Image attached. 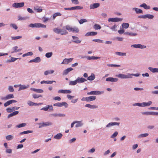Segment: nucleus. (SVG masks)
<instances>
[{
	"label": "nucleus",
	"instance_id": "2eb2a0df",
	"mask_svg": "<svg viewBox=\"0 0 158 158\" xmlns=\"http://www.w3.org/2000/svg\"><path fill=\"white\" fill-rule=\"evenodd\" d=\"M48 109L51 110H53V108L52 106L48 105L47 106L44 107L41 109V110H44V111H47L48 110Z\"/></svg>",
	"mask_w": 158,
	"mask_h": 158
},
{
	"label": "nucleus",
	"instance_id": "ea45409f",
	"mask_svg": "<svg viewBox=\"0 0 158 158\" xmlns=\"http://www.w3.org/2000/svg\"><path fill=\"white\" fill-rule=\"evenodd\" d=\"M83 7L82 6H76L74 7H72V10H81L83 9Z\"/></svg>",
	"mask_w": 158,
	"mask_h": 158
},
{
	"label": "nucleus",
	"instance_id": "de8ad7c7",
	"mask_svg": "<svg viewBox=\"0 0 158 158\" xmlns=\"http://www.w3.org/2000/svg\"><path fill=\"white\" fill-rule=\"evenodd\" d=\"M14 108H15L14 107H13L12 109L10 108H8L6 109V110L7 112L10 113L15 110V109Z\"/></svg>",
	"mask_w": 158,
	"mask_h": 158
},
{
	"label": "nucleus",
	"instance_id": "c85d7f7f",
	"mask_svg": "<svg viewBox=\"0 0 158 158\" xmlns=\"http://www.w3.org/2000/svg\"><path fill=\"white\" fill-rule=\"evenodd\" d=\"M97 34V32L92 31L87 33L86 35L87 36H94L96 35Z\"/></svg>",
	"mask_w": 158,
	"mask_h": 158
},
{
	"label": "nucleus",
	"instance_id": "338daca9",
	"mask_svg": "<svg viewBox=\"0 0 158 158\" xmlns=\"http://www.w3.org/2000/svg\"><path fill=\"white\" fill-rule=\"evenodd\" d=\"M8 89L10 92H13L14 91L13 87L12 86H9L8 88Z\"/></svg>",
	"mask_w": 158,
	"mask_h": 158
},
{
	"label": "nucleus",
	"instance_id": "4be33fe9",
	"mask_svg": "<svg viewBox=\"0 0 158 158\" xmlns=\"http://www.w3.org/2000/svg\"><path fill=\"white\" fill-rule=\"evenodd\" d=\"M53 82H55L56 81H43L41 82L40 83L41 84H43L44 83L51 84H52Z\"/></svg>",
	"mask_w": 158,
	"mask_h": 158
},
{
	"label": "nucleus",
	"instance_id": "7ed1b4c3",
	"mask_svg": "<svg viewBox=\"0 0 158 158\" xmlns=\"http://www.w3.org/2000/svg\"><path fill=\"white\" fill-rule=\"evenodd\" d=\"M96 99L95 96H90L87 97H83L81 99L82 101H86L87 102L91 101L94 100Z\"/></svg>",
	"mask_w": 158,
	"mask_h": 158
},
{
	"label": "nucleus",
	"instance_id": "f257e3e1",
	"mask_svg": "<svg viewBox=\"0 0 158 158\" xmlns=\"http://www.w3.org/2000/svg\"><path fill=\"white\" fill-rule=\"evenodd\" d=\"M53 31L56 33L58 34H60L61 35H65L68 34V31L65 29L56 28H54Z\"/></svg>",
	"mask_w": 158,
	"mask_h": 158
},
{
	"label": "nucleus",
	"instance_id": "aec40b11",
	"mask_svg": "<svg viewBox=\"0 0 158 158\" xmlns=\"http://www.w3.org/2000/svg\"><path fill=\"white\" fill-rule=\"evenodd\" d=\"M18 47L17 46L14 47L12 48V50H13V51L11 52V53L19 52L20 51L22 50L21 49H18Z\"/></svg>",
	"mask_w": 158,
	"mask_h": 158
},
{
	"label": "nucleus",
	"instance_id": "473e14b6",
	"mask_svg": "<svg viewBox=\"0 0 158 158\" xmlns=\"http://www.w3.org/2000/svg\"><path fill=\"white\" fill-rule=\"evenodd\" d=\"M140 6L143 7L145 9H149L150 8V6H147L145 3H143Z\"/></svg>",
	"mask_w": 158,
	"mask_h": 158
},
{
	"label": "nucleus",
	"instance_id": "f8f14e48",
	"mask_svg": "<svg viewBox=\"0 0 158 158\" xmlns=\"http://www.w3.org/2000/svg\"><path fill=\"white\" fill-rule=\"evenodd\" d=\"M100 94V92L98 91H91L89 92H88L87 93L88 95H98Z\"/></svg>",
	"mask_w": 158,
	"mask_h": 158
},
{
	"label": "nucleus",
	"instance_id": "79ce46f5",
	"mask_svg": "<svg viewBox=\"0 0 158 158\" xmlns=\"http://www.w3.org/2000/svg\"><path fill=\"white\" fill-rule=\"evenodd\" d=\"M64 28H65L66 30H68L69 31H71V30H72V27L70 26L67 25L65 26V27H64Z\"/></svg>",
	"mask_w": 158,
	"mask_h": 158
},
{
	"label": "nucleus",
	"instance_id": "4d7b16f0",
	"mask_svg": "<svg viewBox=\"0 0 158 158\" xmlns=\"http://www.w3.org/2000/svg\"><path fill=\"white\" fill-rule=\"evenodd\" d=\"M22 38V36H16L12 37L11 38L13 40H16L18 39L21 38Z\"/></svg>",
	"mask_w": 158,
	"mask_h": 158
},
{
	"label": "nucleus",
	"instance_id": "cd10ccee",
	"mask_svg": "<svg viewBox=\"0 0 158 158\" xmlns=\"http://www.w3.org/2000/svg\"><path fill=\"white\" fill-rule=\"evenodd\" d=\"M62 134L61 133H59L56 135L54 137V138L56 139H60L62 136Z\"/></svg>",
	"mask_w": 158,
	"mask_h": 158
},
{
	"label": "nucleus",
	"instance_id": "e2e57ef3",
	"mask_svg": "<svg viewBox=\"0 0 158 158\" xmlns=\"http://www.w3.org/2000/svg\"><path fill=\"white\" fill-rule=\"evenodd\" d=\"M148 133H145L141 134L139 135V137H145L148 136Z\"/></svg>",
	"mask_w": 158,
	"mask_h": 158
},
{
	"label": "nucleus",
	"instance_id": "f704fd0d",
	"mask_svg": "<svg viewBox=\"0 0 158 158\" xmlns=\"http://www.w3.org/2000/svg\"><path fill=\"white\" fill-rule=\"evenodd\" d=\"M152 103L151 101H149L148 102H143L142 104L143 105V107L148 106H149Z\"/></svg>",
	"mask_w": 158,
	"mask_h": 158
},
{
	"label": "nucleus",
	"instance_id": "0e129e2a",
	"mask_svg": "<svg viewBox=\"0 0 158 158\" xmlns=\"http://www.w3.org/2000/svg\"><path fill=\"white\" fill-rule=\"evenodd\" d=\"M53 99L55 100H57L58 101H60L61 100V98L59 96H56V97H55L53 98Z\"/></svg>",
	"mask_w": 158,
	"mask_h": 158
},
{
	"label": "nucleus",
	"instance_id": "c9c22d12",
	"mask_svg": "<svg viewBox=\"0 0 158 158\" xmlns=\"http://www.w3.org/2000/svg\"><path fill=\"white\" fill-rule=\"evenodd\" d=\"M71 29L72 30H71V31H72L73 32L78 33L79 32V29L77 27H72Z\"/></svg>",
	"mask_w": 158,
	"mask_h": 158
},
{
	"label": "nucleus",
	"instance_id": "c03bdc74",
	"mask_svg": "<svg viewBox=\"0 0 158 158\" xmlns=\"http://www.w3.org/2000/svg\"><path fill=\"white\" fill-rule=\"evenodd\" d=\"M94 28L95 30H98L100 29L101 27L100 25L96 24L94 26Z\"/></svg>",
	"mask_w": 158,
	"mask_h": 158
},
{
	"label": "nucleus",
	"instance_id": "603ef678",
	"mask_svg": "<svg viewBox=\"0 0 158 158\" xmlns=\"http://www.w3.org/2000/svg\"><path fill=\"white\" fill-rule=\"evenodd\" d=\"M52 52H48L46 54L45 56L47 58H50L52 56Z\"/></svg>",
	"mask_w": 158,
	"mask_h": 158
},
{
	"label": "nucleus",
	"instance_id": "412c9836",
	"mask_svg": "<svg viewBox=\"0 0 158 158\" xmlns=\"http://www.w3.org/2000/svg\"><path fill=\"white\" fill-rule=\"evenodd\" d=\"M119 123H118L114 122L110 123H109L106 126V127H109L111 126H113L115 125H119Z\"/></svg>",
	"mask_w": 158,
	"mask_h": 158
},
{
	"label": "nucleus",
	"instance_id": "4c0bfd02",
	"mask_svg": "<svg viewBox=\"0 0 158 158\" xmlns=\"http://www.w3.org/2000/svg\"><path fill=\"white\" fill-rule=\"evenodd\" d=\"M77 79L74 81H71L69 82V85H74L77 84Z\"/></svg>",
	"mask_w": 158,
	"mask_h": 158
},
{
	"label": "nucleus",
	"instance_id": "6e6d98bb",
	"mask_svg": "<svg viewBox=\"0 0 158 158\" xmlns=\"http://www.w3.org/2000/svg\"><path fill=\"white\" fill-rule=\"evenodd\" d=\"M10 27H13V28L15 29V30H16L18 29V27L15 24H10Z\"/></svg>",
	"mask_w": 158,
	"mask_h": 158
},
{
	"label": "nucleus",
	"instance_id": "393cba45",
	"mask_svg": "<svg viewBox=\"0 0 158 158\" xmlns=\"http://www.w3.org/2000/svg\"><path fill=\"white\" fill-rule=\"evenodd\" d=\"M28 105L30 106H33L34 105H40L42 104V103H40L38 104H37L34 102H33L31 101H29L28 102Z\"/></svg>",
	"mask_w": 158,
	"mask_h": 158
},
{
	"label": "nucleus",
	"instance_id": "e433bc0d",
	"mask_svg": "<svg viewBox=\"0 0 158 158\" xmlns=\"http://www.w3.org/2000/svg\"><path fill=\"white\" fill-rule=\"evenodd\" d=\"M100 57H95V56H88L87 57V59L89 60H96L100 58Z\"/></svg>",
	"mask_w": 158,
	"mask_h": 158
},
{
	"label": "nucleus",
	"instance_id": "20e7f679",
	"mask_svg": "<svg viewBox=\"0 0 158 158\" xmlns=\"http://www.w3.org/2000/svg\"><path fill=\"white\" fill-rule=\"evenodd\" d=\"M24 5V3L23 2H15L13 4L12 6L15 8H21L23 7Z\"/></svg>",
	"mask_w": 158,
	"mask_h": 158
},
{
	"label": "nucleus",
	"instance_id": "8fccbe9b",
	"mask_svg": "<svg viewBox=\"0 0 158 158\" xmlns=\"http://www.w3.org/2000/svg\"><path fill=\"white\" fill-rule=\"evenodd\" d=\"M117 55H118L119 56H126V53H123L119 52H116L115 53Z\"/></svg>",
	"mask_w": 158,
	"mask_h": 158
},
{
	"label": "nucleus",
	"instance_id": "6e6552de",
	"mask_svg": "<svg viewBox=\"0 0 158 158\" xmlns=\"http://www.w3.org/2000/svg\"><path fill=\"white\" fill-rule=\"evenodd\" d=\"M17 101L16 100H11L9 101H8L7 102H5L4 104V106L5 107H6L7 106L9 105H10L11 104L15 103L17 102Z\"/></svg>",
	"mask_w": 158,
	"mask_h": 158
},
{
	"label": "nucleus",
	"instance_id": "3c124183",
	"mask_svg": "<svg viewBox=\"0 0 158 158\" xmlns=\"http://www.w3.org/2000/svg\"><path fill=\"white\" fill-rule=\"evenodd\" d=\"M26 125V124L25 123H21L18 125L16 126V127L18 128H20L25 127Z\"/></svg>",
	"mask_w": 158,
	"mask_h": 158
},
{
	"label": "nucleus",
	"instance_id": "a19ab883",
	"mask_svg": "<svg viewBox=\"0 0 158 158\" xmlns=\"http://www.w3.org/2000/svg\"><path fill=\"white\" fill-rule=\"evenodd\" d=\"M32 132V131H27L21 132L20 133V135L30 133H31Z\"/></svg>",
	"mask_w": 158,
	"mask_h": 158
},
{
	"label": "nucleus",
	"instance_id": "a211bd4d",
	"mask_svg": "<svg viewBox=\"0 0 158 158\" xmlns=\"http://www.w3.org/2000/svg\"><path fill=\"white\" fill-rule=\"evenodd\" d=\"M72 37L73 39L74 40L73 41V42L77 44L81 43V41L78 40V38L77 37L73 36Z\"/></svg>",
	"mask_w": 158,
	"mask_h": 158
},
{
	"label": "nucleus",
	"instance_id": "5fc2aeb1",
	"mask_svg": "<svg viewBox=\"0 0 158 158\" xmlns=\"http://www.w3.org/2000/svg\"><path fill=\"white\" fill-rule=\"evenodd\" d=\"M87 21L86 19H81L79 21V23L80 24H82L86 22Z\"/></svg>",
	"mask_w": 158,
	"mask_h": 158
},
{
	"label": "nucleus",
	"instance_id": "69168bd1",
	"mask_svg": "<svg viewBox=\"0 0 158 158\" xmlns=\"http://www.w3.org/2000/svg\"><path fill=\"white\" fill-rule=\"evenodd\" d=\"M134 106H142L143 107V105L142 104V103H135L134 104Z\"/></svg>",
	"mask_w": 158,
	"mask_h": 158
},
{
	"label": "nucleus",
	"instance_id": "5701e85b",
	"mask_svg": "<svg viewBox=\"0 0 158 158\" xmlns=\"http://www.w3.org/2000/svg\"><path fill=\"white\" fill-rule=\"evenodd\" d=\"M85 106L91 109L96 108L98 107V106H97L92 105L89 104H86L85 105Z\"/></svg>",
	"mask_w": 158,
	"mask_h": 158
},
{
	"label": "nucleus",
	"instance_id": "864d4df0",
	"mask_svg": "<svg viewBox=\"0 0 158 158\" xmlns=\"http://www.w3.org/2000/svg\"><path fill=\"white\" fill-rule=\"evenodd\" d=\"M7 100L13 98L14 97L13 94H9L6 96Z\"/></svg>",
	"mask_w": 158,
	"mask_h": 158
},
{
	"label": "nucleus",
	"instance_id": "052dcab7",
	"mask_svg": "<svg viewBox=\"0 0 158 158\" xmlns=\"http://www.w3.org/2000/svg\"><path fill=\"white\" fill-rule=\"evenodd\" d=\"M93 41H94L97 42L102 43L103 42V41L99 39H94L93 40Z\"/></svg>",
	"mask_w": 158,
	"mask_h": 158
},
{
	"label": "nucleus",
	"instance_id": "a878e982",
	"mask_svg": "<svg viewBox=\"0 0 158 158\" xmlns=\"http://www.w3.org/2000/svg\"><path fill=\"white\" fill-rule=\"evenodd\" d=\"M154 16L152 15H151L150 14H147L146 15H144L143 18H144V19H146V18H148L149 19H152L153 18Z\"/></svg>",
	"mask_w": 158,
	"mask_h": 158
},
{
	"label": "nucleus",
	"instance_id": "72a5a7b5",
	"mask_svg": "<svg viewBox=\"0 0 158 158\" xmlns=\"http://www.w3.org/2000/svg\"><path fill=\"white\" fill-rule=\"evenodd\" d=\"M13 138V136L11 135H9L6 136V139L8 141L12 140Z\"/></svg>",
	"mask_w": 158,
	"mask_h": 158
},
{
	"label": "nucleus",
	"instance_id": "6ab92c4d",
	"mask_svg": "<svg viewBox=\"0 0 158 158\" xmlns=\"http://www.w3.org/2000/svg\"><path fill=\"white\" fill-rule=\"evenodd\" d=\"M77 83H81L86 81L87 80L83 77L80 78L78 77L77 79Z\"/></svg>",
	"mask_w": 158,
	"mask_h": 158
},
{
	"label": "nucleus",
	"instance_id": "09e8293b",
	"mask_svg": "<svg viewBox=\"0 0 158 158\" xmlns=\"http://www.w3.org/2000/svg\"><path fill=\"white\" fill-rule=\"evenodd\" d=\"M54 71L52 70H49V71H46L44 73V74L45 75H47L49 74H52V73L54 72Z\"/></svg>",
	"mask_w": 158,
	"mask_h": 158
},
{
	"label": "nucleus",
	"instance_id": "774afa93",
	"mask_svg": "<svg viewBox=\"0 0 158 158\" xmlns=\"http://www.w3.org/2000/svg\"><path fill=\"white\" fill-rule=\"evenodd\" d=\"M117 26L116 25H114V26L110 27V29L113 31H116V28Z\"/></svg>",
	"mask_w": 158,
	"mask_h": 158
},
{
	"label": "nucleus",
	"instance_id": "0eeeda50",
	"mask_svg": "<svg viewBox=\"0 0 158 158\" xmlns=\"http://www.w3.org/2000/svg\"><path fill=\"white\" fill-rule=\"evenodd\" d=\"M122 20V19L118 18H110L108 19V21L109 22H118L121 21Z\"/></svg>",
	"mask_w": 158,
	"mask_h": 158
},
{
	"label": "nucleus",
	"instance_id": "13d9d810",
	"mask_svg": "<svg viewBox=\"0 0 158 158\" xmlns=\"http://www.w3.org/2000/svg\"><path fill=\"white\" fill-rule=\"evenodd\" d=\"M76 123H77V124L75 126L76 127H81L82 125V124L81 123L80 121H77Z\"/></svg>",
	"mask_w": 158,
	"mask_h": 158
},
{
	"label": "nucleus",
	"instance_id": "58836bf2",
	"mask_svg": "<svg viewBox=\"0 0 158 158\" xmlns=\"http://www.w3.org/2000/svg\"><path fill=\"white\" fill-rule=\"evenodd\" d=\"M28 87H29L28 85H27V86H25V85H20L19 90H20L24 89H27Z\"/></svg>",
	"mask_w": 158,
	"mask_h": 158
},
{
	"label": "nucleus",
	"instance_id": "49530a36",
	"mask_svg": "<svg viewBox=\"0 0 158 158\" xmlns=\"http://www.w3.org/2000/svg\"><path fill=\"white\" fill-rule=\"evenodd\" d=\"M35 63H39L41 61V59L40 57H37L34 59Z\"/></svg>",
	"mask_w": 158,
	"mask_h": 158
},
{
	"label": "nucleus",
	"instance_id": "ddd939ff",
	"mask_svg": "<svg viewBox=\"0 0 158 158\" xmlns=\"http://www.w3.org/2000/svg\"><path fill=\"white\" fill-rule=\"evenodd\" d=\"M131 47L136 48H139L141 49L144 48L146 47L145 46L142 45L140 44L132 45L131 46Z\"/></svg>",
	"mask_w": 158,
	"mask_h": 158
},
{
	"label": "nucleus",
	"instance_id": "bf43d9fd",
	"mask_svg": "<svg viewBox=\"0 0 158 158\" xmlns=\"http://www.w3.org/2000/svg\"><path fill=\"white\" fill-rule=\"evenodd\" d=\"M72 3L75 5H77L79 4V2L78 0H71Z\"/></svg>",
	"mask_w": 158,
	"mask_h": 158
},
{
	"label": "nucleus",
	"instance_id": "37998d69",
	"mask_svg": "<svg viewBox=\"0 0 158 158\" xmlns=\"http://www.w3.org/2000/svg\"><path fill=\"white\" fill-rule=\"evenodd\" d=\"M61 14L60 12H57L56 13L53 15V19H55L56 17L58 16H61Z\"/></svg>",
	"mask_w": 158,
	"mask_h": 158
},
{
	"label": "nucleus",
	"instance_id": "39448f33",
	"mask_svg": "<svg viewBox=\"0 0 158 158\" xmlns=\"http://www.w3.org/2000/svg\"><path fill=\"white\" fill-rule=\"evenodd\" d=\"M53 106L58 107H62L63 106H64L65 107H67L68 105L66 102H63L61 103L57 102L53 104Z\"/></svg>",
	"mask_w": 158,
	"mask_h": 158
},
{
	"label": "nucleus",
	"instance_id": "7c9ffc66",
	"mask_svg": "<svg viewBox=\"0 0 158 158\" xmlns=\"http://www.w3.org/2000/svg\"><path fill=\"white\" fill-rule=\"evenodd\" d=\"M34 10L36 11L37 12H40L42 11V7L41 6L38 7V6L35 7L34 8Z\"/></svg>",
	"mask_w": 158,
	"mask_h": 158
},
{
	"label": "nucleus",
	"instance_id": "4468645a",
	"mask_svg": "<svg viewBox=\"0 0 158 158\" xmlns=\"http://www.w3.org/2000/svg\"><path fill=\"white\" fill-rule=\"evenodd\" d=\"M118 79L116 78H114L113 77H108L106 79V81H111V82H114L117 81Z\"/></svg>",
	"mask_w": 158,
	"mask_h": 158
},
{
	"label": "nucleus",
	"instance_id": "a18cd8bd",
	"mask_svg": "<svg viewBox=\"0 0 158 158\" xmlns=\"http://www.w3.org/2000/svg\"><path fill=\"white\" fill-rule=\"evenodd\" d=\"M122 27L123 28L127 29L129 27V24L128 23H123L122 25Z\"/></svg>",
	"mask_w": 158,
	"mask_h": 158
},
{
	"label": "nucleus",
	"instance_id": "680f3d73",
	"mask_svg": "<svg viewBox=\"0 0 158 158\" xmlns=\"http://www.w3.org/2000/svg\"><path fill=\"white\" fill-rule=\"evenodd\" d=\"M33 97L34 98H39L40 97H41L42 96L41 95H38L36 94H33L32 95Z\"/></svg>",
	"mask_w": 158,
	"mask_h": 158
},
{
	"label": "nucleus",
	"instance_id": "9d476101",
	"mask_svg": "<svg viewBox=\"0 0 158 158\" xmlns=\"http://www.w3.org/2000/svg\"><path fill=\"white\" fill-rule=\"evenodd\" d=\"M58 93L62 94H70L71 91L70 90L60 89L58 91Z\"/></svg>",
	"mask_w": 158,
	"mask_h": 158
},
{
	"label": "nucleus",
	"instance_id": "f03ea898",
	"mask_svg": "<svg viewBox=\"0 0 158 158\" xmlns=\"http://www.w3.org/2000/svg\"><path fill=\"white\" fill-rule=\"evenodd\" d=\"M29 27H40L45 28L46 26L40 23H35L34 24L31 23Z\"/></svg>",
	"mask_w": 158,
	"mask_h": 158
},
{
	"label": "nucleus",
	"instance_id": "bb28decb",
	"mask_svg": "<svg viewBox=\"0 0 158 158\" xmlns=\"http://www.w3.org/2000/svg\"><path fill=\"white\" fill-rule=\"evenodd\" d=\"M148 69L152 73H158V68H153L151 67H149Z\"/></svg>",
	"mask_w": 158,
	"mask_h": 158
},
{
	"label": "nucleus",
	"instance_id": "1a4fd4ad",
	"mask_svg": "<svg viewBox=\"0 0 158 158\" xmlns=\"http://www.w3.org/2000/svg\"><path fill=\"white\" fill-rule=\"evenodd\" d=\"M73 59V58H70L69 59L65 58L63 60V62L61 63V64H68L71 62Z\"/></svg>",
	"mask_w": 158,
	"mask_h": 158
},
{
	"label": "nucleus",
	"instance_id": "f3484780",
	"mask_svg": "<svg viewBox=\"0 0 158 158\" xmlns=\"http://www.w3.org/2000/svg\"><path fill=\"white\" fill-rule=\"evenodd\" d=\"M100 6V4L98 3H96L90 5V9H94Z\"/></svg>",
	"mask_w": 158,
	"mask_h": 158
},
{
	"label": "nucleus",
	"instance_id": "c756f323",
	"mask_svg": "<svg viewBox=\"0 0 158 158\" xmlns=\"http://www.w3.org/2000/svg\"><path fill=\"white\" fill-rule=\"evenodd\" d=\"M133 10H134L135 11L137 14H143V11L139 9L138 8H133Z\"/></svg>",
	"mask_w": 158,
	"mask_h": 158
},
{
	"label": "nucleus",
	"instance_id": "9b49d317",
	"mask_svg": "<svg viewBox=\"0 0 158 158\" xmlns=\"http://www.w3.org/2000/svg\"><path fill=\"white\" fill-rule=\"evenodd\" d=\"M52 122H46L45 123H42V125L41 126H40L39 127L40 128L43 127H47L49 126H51L52 125Z\"/></svg>",
	"mask_w": 158,
	"mask_h": 158
},
{
	"label": "nucleus",
	"instance_id": "b1692460",
	"mask_svg": "<svg viewBox=\"0 0 158 158\" xmlns=\"http://www.w3.org/2000/svg\"><path fill=\"white\" fill-rule=\"evenodd\" d=\"M19 113V111H15L10 114H9L8 116V118H9L10 117H12L13 116H15L17 114Z\"/></svg>",
	"mask_w": 158,
	"mask_h": 158
},
{
	"label": "nucleus",
	"instance_id": "dca6fc26",
	"mask_svg": "<svg viewBox=\"0 0 158 158\" xmlns=\"http://www.w3.org/2000/svg\"><path fill=\"white\" fill-rule=\"evenodd\" d=\"M73 69L72 68H69L65 69L63 72V75H66L68 74V73L70 71L73 70Z\"/></svg>",
	"mask_w": 158,
	"mask_h": 158
},
{
	"label": "nucleus",
	"instance_id": "423d86ee",
	"mask_svg": "<svg viewBox=\"0 0 158 158\" xmlns=\"http://www.w3.org/2000/svg\"><path fill=\"white\" fill-rule=\"evenodd\" d=\"M131 75L130 74L126 75L124 74H119L116 76L121 78H127L131 77Z\"/></svg>",
	"mask_w": 158,
	"mask_h": 158
},
{
	"label": "nucleus",
	"instance_id": "2f4dec72",
	"mask_svg": "<svg viewBox=\"0 0 158 158\" xmlns=\"http://www.w3.org/2000/svg\"><path fill=\"white\" fill-rule=\"evenodd\" d=\"M95 78L94 75L93 73H92L91 76L88 77L87 79L89 81L93 80L95 79Z\"/></svg>",
	"mask_w": 158,
	"mask_h": 158
}]
</instances>
